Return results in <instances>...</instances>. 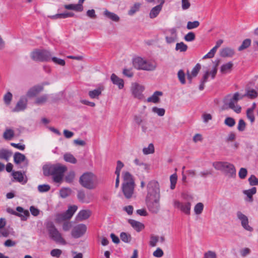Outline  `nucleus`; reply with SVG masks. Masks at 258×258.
Here are the masks:
<instances>
[{"label":"nucleus","instance_id":"obj_1","mask_svg":"<svg viewBox=\"0 0 258 258\" xmlns=\"http://www.w3.org/2000/svg\"><path fill=\"white\" fill-rule=\"evenodd\" d=\"M67 167L59 163L45 165L43 167V174L46 176H52L54 182L60 183L62 181Z\"/></svg>","mask_w":258,"mask_h":258},{"label":"nucleus","instance_id":"obj_2","mask_svg":"<svg viewBox=\"0 0 258 258\" xmlns=\"http://www.w3.org/2000/svg\"><path fill=\"white\" fill-rule=\"evenodd\" d=\"M123 183L121 189L125 198L129 199L133 196L135 183L133 176L127 171L122 172Z\"/></svg>","mask_w":258,"mask_h":258},{"label":"nucleus","instance_id":"obj_3","mask_svg":"<svg viewBox=\"0 0 258 258\" xmlns=\"http://www.w3.org/2000/svg\"><path fill=\"white\" fill-rule=\"evenodd\" d=\"M243 96L236 92L234 94L233 96L230 95H227L224 100V104L223 106V109H227L228 108L233 110L237 113H239L241 111V107L237 104L239 100L242 99Z\"/></svg>","mask_w":258,"mask_h":258},{"label":"nucleus","instance_id":"obj_4","mask_svg":"<svg viewBox=\"0 0 258 258\" xmlns=\"http://www.w3.org/2000/svg\"><path fill=\"white\" fill-rule=\"evenodd\" d=\"M79 182L84 187L89 189L95 188L98 184L97 176L91 172L84 173L81 175Z\"/></svg>","mask_w":258,"mask_h":258},{"label":"nucleus","instance_id":"obj_5","mask_svg":"<svg viewBox=\"0 0 258 258\" xmlns=\"http://www.w3.org/2000/svg\"><path fill=\"white\" fill-rule=\"evenodd\" d=\"M213 166L218 170L224 172L229 178H234L236 176V169L233 164L227 162H214Z\"/></svg>","mask_w":258,"mask_h":258},{"label":"nucleus","instance_id":"obj_6","mask_svg":"<svg viewBox=\"0 0 258 258\" xmlns=\"http://www.w3.org/2000/svg\"><path fill=\"white\" fill-rule=\"evenodd\" d=\"M134 67L138 70H143L152 71L155 70L157 67L156 62L147 61L141 57H137L133 59Z\"/></svg>","mask_w":258,"mask_h":258},{"label":"nucleus","instance_id":"obj_7","mask_svg":"<svg viewBox=\"0 0 258 258\" xmlns=\"http://www.w3.org/2000/svg\"><path fill=\"white\" fill-rule=\"evenodd\" d=\"M147 194L145 199H160V189L159 183L152 180L148 182L147 186Z\"/></svg>","mask_w":258,"mask_h":258},{"label":"nucleus","instance_id":"obj_8","mask_svg":"<svg viewBox=\"0 0 258 258\" xmlns=\"http://www.w3.org/2000/svg\"><path fill=\"white\" fill-rule=\"evenodd\" d=\"M46 228L50 237L56 242L64 244L65 240L62 237L60 233L57 230L52 222H48L46 225Z\"/></svg>","mask_w":258,"mask_h":258},{"label":"nucleus","instance_id":"obj_9","mask_svg":"<svg viewBox=\"0 0 258 258\" xmlns=\"http://www.w3.org/2000/svg\"><path fill=\"white\" fill-rule=\"evenodd\" d=\"M51 53L46 50H35L31 52V57L35 61H44L50 60Z\"/></svg>","mask_w":258,"mask_h":258},{"label":"nucleus","instance_id":"obj_10","mask_svg":"<svg viewBox=\"0 0 258 258\" xmlns=\"http://www.w3.org/2000/svg\"><path fill=\"white\" fill-rule=\"evenodd\" d=\"M160 199H145V202L148 210L152 213L157 214L160 210Z\"/></svg>","mask_w":258,"mask_h":258},{"label":"nucleus","instance_id":"obj_11","mask_svg":"<svg viewBox=\"0 0 258 258\" xmlns=\"http://www.w3.org/2000/svg\"><path fill=\"white\" fill-rule=\"evenodd\" d=\"M77 209L78 207L76 205L69 207L65 212L57 214L56 215V219L58 221H63L71 219Z\"/></svg>","mask_w":258,"mask_h":258},{"label":"nucleus","instance_id":"obj_12","mask_svg":"<svg viewBox=\"0 0 258 258\" xmlns=\"http://www.w3.org/2000/svg\"><path fill=\"white\" fill-rule=\"evenodd\" d=\"M237 218L240 221L241 225L243 228L249 232H252L253 228L249 225V221L247 217L241 212L238 211L236 213Z\"/></svg>","mask_w":258,"mask_h":258},{"label":"nucleus","instance_id":"obj_13","mask_svg":"<svg viewBox=\"0 0 258 258\" xmlns=\"http://www.w3.org/2000/svg\"><path fill=\"white\" fill-rule=\"evenodd\" d=\"M87 226L83 224L76 225L72 231V235L75 238H78L82 236L86 232Z\"/></svg>","mask_w":258,"mask_h":258},{"label":"nucleus","instance_id":"obj_14","mask_svg":"<svg viewBox=\"0 0 258 258\" xmlns=\"http://www.w3.org/2000/svg\"><path fill=\"white\" fill-rule=\"evenodd\" d=\"M174 206L185 214H190L191 208V203L190 202L182 203L178 201H175L174 202Z\"/></svg>","mask_w":258,"mask_h":258},{"label":"nucleus","instance_id":"obj_15","mask_svg":"<svg viewBox=\"0 0 258 258\" xmlns=\"http://www.w3.org/2000/svg\"><path fill=\"white\" fill-rule=\"evenodd\" d=\"M144 87L140 84L134 83L131 87V91L132 94L135 98L139 99H142L143 98L142 92L144 90Z\"/></svg>","mask_w":258,"mask_h":258},{"label":"nucleus","instance_id":"obj_16","mask_svg":"<svg viewBox=\"0 0 258 258\" xmlns=\"http://www.w3.org/2000/svg\"><path fill=\"white\" fill-rule=\"evenodd\" d=\"M14 160L16 164H19L23 163V166L21 168H27L29 164V161L26 159L25 156L19 152H16L14 155Z\"/></svg>","mask_w":258,"mask_h":258},{"label":"nucleus","instance_id":"obj_17","mask_svg":"<svg viewBox=\"0 0 258 258\" xmlns=\"http://www.w3.org/2000/svg\"><path fill=\"white\" fill-rule=\"evenodd\" d=\"M27 99L26 98L21 97L17 102L15 107L13 109V111L19 112L24 110L27 106Z\"/></svg>","mask_w":258,"mask_h":258},{"label":"nucleus","instance_id":"obj_18","mask_svg":"<svg viewBox=\"0 0 258 258\" xmlns=\"http://www.w3.org/2000/svg\"><path fill=\"white\" fill-rule=\"evenodd\" d=\"M43 90V87L40 85H36L31 88L27 93V96L29 97H33L38 95Z\"/></svg>","mask_w":258,"mask_h":258},{"label":"nucleus","instance_id":"obj_19","mask_svg":"<svg viewBox=\"0 0 258 258\" xmlns=\"http://www.w3.org/2000/svg\"><path fill=\"white\" fill-rule=\"evenodd\" d=\"M164 2H161L160 4L153 7L149 13V17L151 19L156 18L162 10Z\"/></svg>","mask_w":258,"mask_h":258},{"label":"nucleus","instance_id":"obj_20","mask_svg":"<svg viewBox=\"0 0 258 258\" xmlns=\"http://www.w3.org/2000/svg\"><path fill=\"white\" fill-rule=\"evenodd\" d=\"M223 40L222 39H219L216 42V45L204 57L203 59H206L207 58H212L214 56L215 54L218 49L221 45L223 43Z\"/></svg>","mask_w":258,"mask_h":258},{"label":"nucleus","instance_id":"obj_21","mask_svg":"<svg viewBox=\"0 0 258 258\" xmlns=\"http://www.w3.org/2000/svg\"><path fill=\"white\" fill-rule=\"evenodd\" d=\"M91 211L89 210H83L79 212L76 217L77 221H82L88 219L91 215Z\"/></svg>","mask_w":258,"mask_h":258},{"label":"nucleus","instance_id":"obj_22","mask_svg":"<svg viewBox=\"0 0 258 258\" xmlns=\"http://www.w3.org/2000/svg\"><path fill=\"white\" fill-rule=\"evenodd\" d=\"M16 210L18 212L17 216L21 217V220L23 221L26 220L30 215L29 211L28 210H25L21 207H17Z\"/></svg>","mask_w":258,"mask_h":258},{"label":"nucleus","instance_id":"obj_23","mask_svg":"<svg viewBox=\"0 0 258 258\" xmlns=\"http://www.w3.org/2000/svg\"><path fill=\"white\" fill-rule=\"evenodd\" d=\"M110 79L113 84L118 86L119 89H121L124 87V82L122 79L118 78L114 74H112L111 76Z\"/></svg>","mask_w":258,"mask_h":258},{"label":"nucleus","instance_id":"obj_24","mask_svg":"<svg viewBox=\"0 0 258 258\" xmlns=\"http://www.w3.org/2000/svg\"><path fill=\"white\" fill-rule=\"evenodd\" d=\"M234 53V49L229 47L223 48L221 50L220 52L221 56L223 57H232Z\"/></svg>","mask_w":258,"mask_h":258},{"label":"nucleus","instance_id":"obj_25","mask_svg":"<svg viewBox=\"0 0 258 258\" xmlns=\"http://www.w3.org/2000/svg\"><path fill=\"white\" fill-rule=\"evenodd\" d=\"M103 15L108 19L115 22H117L120 20V18L118 16L114 13L109 12L106 9L103 12Z\"/></svg>","mask_w":258,"mask_h":258},{"label":"nucleus","instance_id":"obj_26","mask_svg":"<svg viewBox=\"0 0 258 258\" xmlns=\"http://www.w3.org/2000/svg\"><path fill=\"white\" fill-rule=\"evenodd\" d=\"M128 223L138 232L141 231L144 227V225L142 223L134 220H128Z\"/></svg>","mask_w":258,"mask_h":258},{"label":"nucleus","instance_id":"obj_27","mask_svg":"<svg viewBox=\"0 0 258 258\" xmlns=\"http://www.w3.org/2000/svg\"><path fill=\"white\" fill-rule=\"evenodd\" d=\"M162 94L163 93L161 91H155L151 97L148 98L147 101L155 103H158L160 100L159 96H162Z\"/></svg>","mask_w":258,"mask_h":258},{"label":"nucleus","instance_id":"obj_28","mask_svg":"<svg viewBox=\"0 0 258 258\" xmlns=\"http://www.w3.org/2000/svg\"><path fill=\"white\" fill-rule=\"evenodd\" d=\"M256 192V188L255 187H253L251 189L243 191V193L248 198V200H246L249 202H252L253 201L252 195H254Z\"/></svg>","mask_w":258,"mask_h":258},{"label":"nucleus","instance_id":"obj_29","mask_svg":"<svg viewBox=\"0 0 258 258\" xmlns=\"http://www.w3.org/2000/svg\"><path fill=\"white\" fill-rule=\"evenodd\" d=\"M201 68V66L200 63H197L195 67L193 68L191 74L187 73V79L189 80L190 83L191 81L192 77H195L198 74L200 69Z\"/></svg>","mask_w":258,"mask_h":258},{"label":"nucleus","instance_id":"obj_30","mask_svg":"<svg viewBox=\"0 0 258 258\" xmlns=\"http://www.w3.org/2000/svg\"><path fill=\"white\" fill-rule=\"evenodd\" d=\"M12 154V152L8 150L5 149H0V159H5L8 161Z\"/></svg>","mask_w":258,"mask_h":258},{"label":"nucleus","instance_id":"obj_31","mask_svg":"<svg viewBox=\"0 0 258 258\" xmlns=\"http://www.w3.org/2000/svg\"><path fill=\"white\" fill-rule=\"evenodd\" d=\"M233 67V63L231 62H229L227 63L223 64L220 69V72L222 74H226L230 72Z\"/></svg>","mask_w":258,"mask_h":258},{"label":"nucleus","instance_id":"obj_32","mask_svg":"<svg viewBox=\"0 0 258 258\" xmlns=\"http://www.w3.org/2000/svg\"><path fill=\"white\" fill-rule=\"evenodd\" d=\"M64 8L67 10H74L78 12H81L83 11L78 4L66 5L64 6Z\"/></svg>","mask_w":258,"mask_h":258},{"label":"nucleus","instance_id":"obj_33","mask_svg":"<svg viewBox=\"0 0 258 258\" xmlns=\"http://www.w3.org/2000/svg\"><path fill=\"white\" fill-rule=\"evenodd\" d=\"M141 4L139 3H135L128 11V15L130 16L134 15L136 12H138L140 9Z\"/></svg>","mask_w":258,"mask_h":258},{"label":"nucleus","instance_id":"obj_34","mask_svg":"<svg viewBox=\"0 0 258 258\" xmlns=\"http://www.w3.org/2000/svg\"><path fill=\"white\" fill-rule=\"evenodd\" d=\"M102 90L100 88H99L98 89L90 91L88 93L89 96L91 98H98L101 95Z\"/></svg>","mask_w":258,"mask_h":258},{"label":"nucleus","instance_id":"obj_35","mask_svg":"<svg viewBox=\"0 0 258 258\" xmlns=\"http://www.w3.org/2000/svg\"><path fill=\"white\" fill-rule=\"evenodd\" d=\"M72 193V190L69 187L62 188L60 191V196L62 198H66L71 195Z\"/></svg>","mask_w":258,"mask_h":258},{"label":"nucleus","instance_id":"obj_36","mask_svg":"<svg viewBox=\"0 0 258 258\" xmlns=\"http://www.w3.org/2000/svg\"><path fill=\"white\" fill-rule=\"evenodd\" d=\"M48 99V95L47 94H44L43 95H41L38 97H37L35 101V104L37 105H41L47 101Z\"/></svg>","mask_w":258,"mask_h":258},{"label":"nucleus","instance_id":"obj_37","mask_svg":"<svg viewBox=\"0 0 258 258\" xmlns=\"http://www.w3.org/2000/svg\"><path fill=\"white\" fill-rule=\"evenodd\" d=\"M14 131L11 129H6L3 134L4 138L8 140H11L14 137Z\"/></svg>","mask_w":258,"mask_h":258},{"label":"nucleus","instance_id":"obj_38","mask_svg":"<svg viewBox=\"0 0 258 258\" xmlns=\"http://www.w3.org/2000/svg\"><path fill=\"white\" fill-rule=\"evenodd\" d=\"M63 159L66 162H68L73 164L77 162V159L74 156L70 153H66L63 155Z\"/></svg>","mask_w":258,"mask_h":258},{"label":"nucleus","instance_id":"obj_39","mask_svg":"<svg viewBox=\"0 0 258 258\" xmlns=\"http://www.w3.org/2000/svg\"><path fill=\"white\" fill-rule=\"evenodd\" d=\"M120 237L121 240L125 243H129L132 240V236L131 234L124 232L120 233Z\"/></svg>","mask_w":258,"mask_h":258},{"label":"nucleus","instance_id":"obj_40","mask_svg":"<svg viewBox=\"0 0 258 258\" xmlns=\"http://www.w3.org/2000/svg\"><path fill=\"white\" fill-rule=\"evenodd\" d=\"M187 49V46L183 42L177 43L176 44L175 50L180 52H185Z\"/></svg>","mask_w":258,"mask_h":258},{"label":"nucleus","instance_id":"obj_41","mask_svg":"<svg viewBox=\"0 0 258 258\" xmlns=\"http://www.w3.org/2000/svg\"><path fill=\"white\" fill-rule=\"evenodd\" d=\"M241 96H243V98L247 96L249 98L253 99L257 97V93L255 90L251 89L248 90L245 94L241 95Z\"/></svg>","mask_w":258,"mask_h":258},{"label":"nucleus","instance_id":"obj_42","mask_svg":"<svg viewBox=\"0 0 258 258\" xmlns=\"http://www.w3.org/2000/svg\"><path fill=\"white\" fill-rule=\"evenodd\" d=\"M251 44V40L250 39H246L243 41L241 45L238 47L239 51H242L248 48Z\"/></svg>","mask_w":258,"mask_h":258},{"label":"nucleus","instance_id":"obj_43","mask_svg":"<svg viewBox=\"0 0 258 258\" xmlns=\"http://www.w3.org/2000/svg\"><path fill=\"white\" fill-rule=\"evenodd\" d=\"M75 176V172L74 171H71L66 175L64 178L65 181L68 183H72L74 179Z\"/></svg>","mask_w":258,"mask_h":258},{"label":"nucleus","instance_id":"obj_44","mask_svg":"<svg viewBox=\"0 0 258 258\" xmlns=\"http://www.w3.org/2000/svg\"><path fill=\"white\" fill-rule=\"evenodd\" d=\"M209 76V72L206 71V72L204 74L202 79L201 80V84L199 86V89L200 90H203L204 89V87H205V83L206 82H207Z\"/></svg>","mask_w":258,"mask_h":258},{"label":"nucleus","instance_id":"obj_45","mask_svg":"<svg viewBox=\"0 0 258 258\" xmlns=\"http://www.w3.org/2000/svg\"><path fill=\"white\" fill-rule=\"evenodd\" d=\"M143 152L145 155L152 154L154 152V147L153 144H150L148 147L144 148Z\"/></svg>","mask_w":258,"mask_h":258},{"label":"nucleus","instance_id":"obj_46","mask_svg":"<svg viewBox=\"0 0 258 258\" xmlns=\"http://www.w3.org/2000/svg\"><path fill=\"white\" fill-rule=\"evenodd\" d=\"M177 176L176 174H172L170 177V188L174 189L177 182Z\"/></svg>","mask_w":258,"mask_h":258},{"label":"nucleus","instance_id":"obj_47","mask_svg":"<svg viewBox=\"0 0 258 258\" xmlns=\"http://www.w3.org/2000/svg\"><path fill=\"white\" fill-rule=\"evenodd\" d=\"M204 209V205L202 203H198L194 208V211L197 215L201 214Z\"/></svg>","mask_w":258,"mask_h":258},{"label":"nucleus","instance_id":"obj_48","mask_svg":"<svg viewBox=\"0 0 258 258\" xmlns=\"http://www.w3.org/2000/svg\"><path fill=\"white\" fill-rule=\"evenodd\" d=\"M159 240V237L158 236H156L154 235H151L150 236V240L149 241V245L151 247H155L157 243Z\"/></svg>","mask_w":258,"mask_h":258},{"label":"nucleus","instance_id":"obj_49","mask_svg":"<svg viewBox=\"0 0 258 258\" xmlns=\"http://www.w3.org/2000/svg\"><path fill=\"white\" fill-rule=\"evenodd\" d=\"M199 25L200 22L198 21H189L187 22L186 28L188 30H191L198 27Z\"/></svg>","mask_w":258,"mask_h":258},{"label":"nucleus","instance_id":"obj_50","mask_svg":"<svg viewBox=\"0 0 258 258\" xmlns=\"http://www.w3.org/2000/svg\"><path fill=\"white\" fill-rule=\"evenodd\" d=\"M77 197L82 203H89V201L86 199V195L83 191L80 190L78 192Z\"/></svg>","mask_w":258,"mask_h":258},{"label":"nucleus","instance_id":"obj_51","mask_svg":"<svg viewBox=\"0 0 258 258\" xmlns=\"http://www.w3.org/2000/svg\"><path fill=\"white\" fill-rule=\"evenodd\" d=\"M50 189V186L48 184H40L38 186V190L40 192H45L49 191Z\"/></svg>","mask_w":258,"mask_h":258},{"label":"nucleus","instance_id":"obj_52","mask_svg":"<svg viewBox=\"0 0 258 258\" xmlns=\"http://www.w3.org/2000/svg\"><path fill=\"white\" fill-rule=\"evenodd\" d=\"M50 59L56 64L60 65L61 66H64L66 64L64 60L57 58L56 57H50Z\"/></svg>","mask_w":258,"mask_h":258},{"label":"nucleus","instance_id":"obj_53","mask_svg":"<svg viewBox=\"0 0 258 258\" xmlns=\"http://www.w3.org/2000/svg\"><path fill=\"white\" fill-rule=\"evenodd\" d=\"M14 178L19 182L23 180L24 177L22 173L20 171H16L13 172Z\"/></svg>","mask_w":258,"mask_h":258},{"label":"nucleus","instance_id":"obj_54","mask_svg":"<svg viewBox=\"0 0 258 258\" xmlns=\"http://www.w3.org/2000/svg\"><path fill=\"white\" fill-rule=\"evenodd\" d=\"M224 123L229 127H232L235 125V121L232 117H228L225 119Z\"/></svg>","mask_w":258,"mask_h":258},{"label":"nucleus","instance_id":"obj_55","mask_svg":"<svg viewBox=\"0 0 258 258\" xmlns=\"http://www.w3.org/2000/svg\"><path fill=\"white\" fill-rule=\"evenodd\" d=\"M152 111L155 113H157L160 116H163L165 112V110L164 109L158 108L157 107H153Z\"/></svg>","mask_w":258,"mask_h":258},{"label":"nucleus","instance_id":"obj_56","mask_svg":"<svg viewBox=\"0 0 258 258\" xmlns=\"http://www.w3.org/2000/svg\"><path fill=\"white\" fill-rule=\"evenodd\" d=\"M196 36L194 32H190L184 36V39L186 41H192L195 39Z\"/></svg>","mask_w":258,"mask_h":258},{"label":"nucleus","instance_id":"obj_57","mask_svg":"<svg viewBox=\"0 0 258 258\" xmlns=\"http://www.w3.org/2000/svg\"><path fill=\"white\" fill-rule=\"evenodd\" d=\"M248 181L249 184L251 186L257 185H258V178L254 175H251L248 178Z\"/></svg>","mask_w":258,"mask_h":258},{"label":"nucleus","instance_id":"obj_58","mask_svg":"<svg viewBox=\"0 0 258 258\" xmlns=\"http://www.w3.org/2000/svg\"><path fill=\"white\" fill-rule=\"evenodd\" d=\"M246 123L243 119H240L238 121L237 126V130L240 132H242L245 130Z\"/></svg>","mask_w":258,"mask_h":258},{"label":"nucleus","instance_id":"obj_59","mask_svg":"<svg viewBox=\"0 0 258 258\" xmlns=\"http://www.w3.org/2000/svg\"><path fill=\"white\" fill-rule=\"evenodd\" d=\"M12 99V94L10 92L7 93L4 97V100L5 103L7 105H9L10 104Z\"/></svg>","mask_w":258,"mask_h":258},{"label":"nucleus","instance_id":"obj_60","mask_svg":"<svg viewBox=\"0 0 258 258\" xmlns=\"http://www.w3.org/2000/svg\"><path fill=\"white\" fill-rule=\"evenodd\" d=\"M178 78L180 82V83L182 84H185V74L183 71L181 70H179L178 72Z\"/></svg>","mask_w":258,"mask_h":258},{"label":"nucleus","instance_id":"obj_61","mask_svg":"<svg viewBox=\"0 0 258 258\" xmlns=\"http://www.w3.org/2000/svg\"><path fill=\"white\" fill-rule=\"evenodd\" d=\"M204 258H217V254L215 252L209 250L205 253Z\"/></svg>","mask_w":258,"mask_h":258},{"label":"nucleus","instance_id":"obj_62","mask_svg":"<svg viewBox=\"0 0 258 258\" xmlns=\"http://www.w3.org/2000/svg\"><path fill=\"white\" fill-rule=\"evenodd\" d=\"M247 174V171L246 168H241L238 173L239 177L241 179H244L245 178Z\"/></svg>","mask_w":258,"mask_h":258},{"label":"nucleus","instance_id":"obj_63","mask_svg":"<svg viewBox=\"0 0 258 258\" xmlns=\"http://www.w3.org/2000/svg\"><path fill=\"white\" fill-rule=\"evenodd\" d=\"M247 117L250 121L251 123H252L255 120V117L253 114V112H251V110L246 111Z\"/></svg>","mask_w":258,"mask_h":258},{"label":"nucleus","instance_id":"obj_64","mask_svg":"<svg viewBox=\"0 0 258 258\" xmlns=\"http://www.w3.org/2000/svg\"><path fill=\"white\" fill-rule=\"evenodd\" d=\"M199 174L202 177L205 178L208 176L212 175L213 174V171L212 170H206L200 172Z\"/></svg>","mask_w":258,"mask_h":258}]
</instances>
